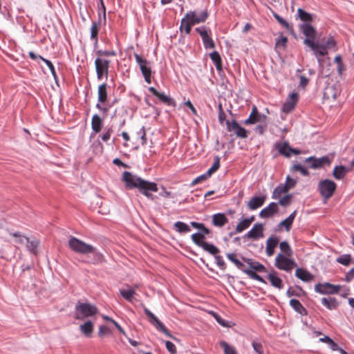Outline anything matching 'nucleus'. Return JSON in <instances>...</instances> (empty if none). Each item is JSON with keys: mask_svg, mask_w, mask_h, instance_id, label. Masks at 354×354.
I'll list each match as a JSON object with an SVG mask.
<instances>
[{"mask_svg": "<svg viewBox=\"0 0 354 354\" xmlns=\"http://www.w3.org/2000/svg\"><path fill=\"white\" fill-rule=\"evenodd\" d=\"M191 237L193 242L201 248H202V246L203 245V244L205 243V241H204L205 236L200 233H194L192 235Z\"/></svg>", "mask_w": 354, "mask_h": 354, "instance_id": "nucleus-46", "label": "nucleus"}, {"mask_svg": "<svg viewBox=\"0 0 354 354\" xmlns=\"http://www.w3.org/2000/svg\"><path fill=\"white\" fill-rule=\"evenodd\" d=\"M97 55L99 57H108V56H115V52L113 50H98Z\"/></svg>", "mask_w": 354, "mask_h": 354, "instance_id": "nucleus-60", "label": "nucleus"}, {"mask_svg": "<svg viewBox=\"0 0 354 354\" xmlns=\"http://www.w3.org/2000/svg\"><path fill=\"white\" fill-rule=\"evenodd\" d=\"M209 17L207 10H203L200 14H197L196 11L188 12L181 19L180 30L185 31L187 35L190 34L192 26L195 24L204 23Z\"/></svg>", "mask_w": 354, "mask_h": 354, "instance_id": "nucleus-4", "label": "nucleus"}, {"mask_svg": "<svg viewBox=\"0 0 354 354\" xmlns=\"http://www.w3.org/2000/svg\"><path fill=\"white\" fill-rule=\"evenodd\" d=\"M113 133V129L112 128H109L102 136H101V138L102 140V141L104 142H106L108 141L110 138H111V133Z\"/></svg>", "mask_w": 354, "mask_h": 354, "instance_id": "nucleus-63", "label": "nucleus"}, {"mask_svg": "<svg viewBox=\"0 0 354 354\" xmlns=\"http://www.w3.org/2000/svg\"><path fill=\"white\" fill-rule=\"evenodd\" d=\"M175 230L179 233H187L189 232L191 229L189 226L181 221H177L174 225Z\"/></svg>", "mask_w": 354, "mask_h": 354, "instance_id": "nucleus-41", "label": "nucleus"}, {"mask_svg": "<svg viewBox=\"0 0 354 354\" xmlns=\"http://www.w3.org/2000/svg\"><path fill=\"white\" fill-rule=\"evenodd\" d=\"M190 224L193 227L200 230L199 233L204 236L209 234L210 232L209 230L207 228L203 223L192 221Z\"/></svg>", "mask_w": 354, "mask_h": 354, "instance_id": "nucleus-44", "label": "nucleus"}, {"mask_svg": "<svg viewBox=\"0 0 354 354\" xmlns=\"http://www.w3.org/2000/svg\"><path fill=\"white\" fill-rule=\"evenodd\" d=\"M291 198H292L291 195L288 194V195H286V196H283V198H280L279 203L282 206H286L290 203Z\"/></svg>", "mask_w": 354, "mask_h": 354, "instance_id": "nucleus-61", "label": "nucleus"}, {"mask_svg": "<svg viewBox=\"0 0 354 354\" xmlns=\"http://www.w3.org/2000/svg\"><path fill=\"white\" fill-rule=\"evenodd\" d=\"M195 30L200 35L205 48H215V43L211 37V30L205 26L196 28Z\"/></svg>", "mask_w": 354, "mask_h": 354, "instance_id": "nucleus-10", "label": "nucleus"}, {"mask_svg": "<svg viewBox=\"0 0 354 354\" xmlns=\"http://www.w3.org/2000/svg\"><path fill=\"white\" fill-rule=\"evenodd\" d=\"M214 257H215L216 263L217 266H218V268L223 270H225L226 264H225V262L224 261L223 257L221 256H219L217 254L216 256H214Z\"/></svg>", "mask_w": 354, "mask_h": 354, "instance_id": "nucleus-58", "label": "nucleus"}, {"mask_svg": "<svg viewBox=\"0 0 354 354\" xmlns=\"http://www.w3.org/2000/svg\"><path fill=\"white\" fill-rule=\"evenodd\" d=\"M279 239L277 236L269 237L266 241V252L268 257H271L274 253V248L279 243Z\"/></svg>", "mask_w": 354, "mask_h": 354, "instance_id": "nucleus-20", "label": "nucleus"}, {"mask_svg": "<svg viewBox=\"0 0 354 354\" xmlns=\"http://www.w3.org/2000/svg\"><path fill=\"white\" fill-rule=\"evenodd\" d=\"M103 127V120L97 114H94L91 119V128L95 133L101 131Z\"/></svg>", "mask_w": 354, "mask_h": 354, "instance_id": "nucleus-24", "label": "nucleus"}, {"mask_svg": "<svg viewBox=\"0 0 354 354\" xmlns=\"http://www.w3.org/2000/svg\"><path fill=\"white\" fill-rule=\"evenodd\" d=\"M226 126L227 131L230 132L233 131L237 137L241 138H246L248 137L247 131L241 127L236 120H232V122L227 120Z\"/></svg>", "mask_w": 354, "mask_h": 354, "instance_id": "nucleus-13", "label": "nucleus"}, {"mask_svg": "<svg viewBox=\"0 0 354 354\" xmlns=\"http://www.w3.org/2000/svg\"><path fill=\"white\" fill-rule=\"evenodd\" d=\"M220 345L223 348L225 354H238L235 348L229 345L226 342H220Z\"/></svg>", "mask_w": 354, "mask_h": 354, "instance_id": "nucleus-48", "label": "nucleus"}, {"mask_svg": "<svg viewBox=\"0 0 354 354\" xmlns=\"http://www.w3.org/2000/svg\"><path fill=\"white\" fill-rule=\"evenodd\" d=\"M340 91L336 85L328 86L325 88L324 95L327 98L335 99L339 95Z\"/></svg>", "mask_w": 354, "mask_h": 354, "instance_id": "nucleus-30", "label": "nucleus"}, {"mask_svg": "<svg viewBox=\"0 0 354 354\" xmlns=\"http://www.w3.org/2000/svg\"><path fill=\"white\" fill-rule=\"evenodd\" d=\"M145 315L148 317L149 322L158 330L169 337H172L169 331L165 325L146 307L144 308Z\"/></svg>", "mask_w": 354, "mask_h": 354, "instance_id": "nucleus-12", "label": "nucleus"}, {"mask_svg": "<svg viewBox=\"0 0 354 354\" xmlns=\"http://www.w3.org/2000/svg\"><path fill=\"white\" fill-rule=\"evenodd\" d=\"M252 346L254 350V354H265L264 347L260 340H253L252 342Z\"/></svg>", "mask_w": 354, "mask_h": 354, "instance_id": "nucleus-40", "label": "nucleus"}, {"mask_svg": "<svg viewBox=\"0 0 354 354\" xmlns=\"http://www.w3.org/2000/svg\"><path fill=\"white\" fill-rule=\"evenodd\" d=\"M26 248L32 254H37V248L39 245V241L37 239H30L28 238L26 239Z\"/></svg>", "mask_w": 354, "mask_h": 354, "instance_id": "nucleus-31", "label": "nucleus"}, {"mask_svg": "<svg viewBox=\"0 0 354 354\" xmlns=\"http://www.w3.org/2000/svg\"><path fill=\"white\" fill-rule=\"evenodd\" d=\"M289 191L288 189V187L287 185H285L284 184H280L279 186H277L273 193H272V198L273 199H277L279 198H280V196L283 194H285L286 192H288Z\"/></svg>", "mask_w": 354, "mask_h": 354, "instance_id": "nucleus-33", "label": "nucleus"}, {"mask_svg": "<svg viewBox=\"0 0 354 354\" xmlns=\"http://www.w3.org/2000/svg\"><path fill=\"white\" fill-rule=\"evenodd\" d=\"M295 276L305 282L311 281L314 279V276L310 272L304 268H300L296 269Z\"/></svg>", "mask_w": 354, "mask_h": 354, "instance_id": "nucleus-22", "label": "nucleus"}, {"mask_svg": "<svg viewBox=\"0 0 354 354\" xmlns=\"http://www.w3.org/2000/svg\"><path fill=\"white\" fill-rule=\"evenodd\" d=\"M120 295L128 301H132L134 295L136 294L135 290H120Z\"/></svg>", "mask_w": 354, "mask_h": 354, "instance_id": "nucleus-50", "label": "nucleus"}, {"mask_svg": "<svg viewBox=\"0 0 354 354\" xmlns=\"http://www.w3.org/2000/svg\"><path fill=\"white\" fill-rule=\"evenodd\" d=\"M298 102V94L297 93H292L287 98L286 101L283 105L282 111L285 113H290L292 111L296 104Z\"/></svg>", "mask_w": 354, "mask_h": 354, "instance_id": "nucleus-17", "label": "nucleus"}, {"mask_svg": "<svg viewBox=\"0 0 354 354\" xmlns=\"http://www.w3.org/2000/svg\"><path fill=\"white\" fill-rule=\"evenodd\" d=\"M337 189V184L331 180H321L318 184V189L324 201L331 198Z\"/></svg>", "mask_w": 354, "mask_h": 354, "instance_id": "nucleus-7", "label": "nucleus"}, {"mask_svg": "<svg viewBox=\"0 0 354 354\" xmlns=\"http://www.w3.org/2000/svg\"><path fill=\"white\" fill-rule=\"evenodd\" d=\"M10 235L15 239V243L16 245H23L26 243V239H28V237L21 234L19 232L11 233Z\"/></svg>", "mask_w": 354, "mask_h": 354, "instance_id": "nucleus-47", "label": "nucleus"}, {"mask_svg": "<svg viewBox=\"0 0 354 354\" xmlns=\"http://www.w3.org/2000/svg\"><path fill=\"white\" fill-rule=\"evenodd\" d=\"M227 258L232 261L234 265L240 270L243 272V270H246L245 265L237 259V256L235 253H227L226 254Z\"/></svg>", "mask_w": 354, "mask_h": 354, "instance_id": "nucleus-36", "label": "nucleus"}, {"mask_svg": "<svg viewBox=\"0 0 354 354\" xmlns=\"http://www.w3.org/2000/svg\"><path fill=\"white\" fill-rule=\"evenodd\" d=\"M266 201V196H255L248 203V207L250 210H254L261 207Z\"/></svg>", "mask_w": 354, "mask_h": 354, "instance_id": "nucleus-23", "label": "nucleus"}, {"mask_svg": "<svg viewBox=\"0 0 354 354\" xmlns=\"http://www.w3.org/2000/svg\"><path fill=\"white\" fill-rule=\"evenodd\" d=\"M110 63V60L102 57H97L95 59V66L98 80H101L104 75L106 77H108Z\"/></svg>", "mask_w": 354, "mask_h": 354, "instance_id": "nucleus-9", "label": "nucleus"}, {"mask_svg": "<svg viewBox=\"0 0 354 354\" xmlns=\"http://www.w3.org/2000/svg\"><path fill=\"white\" fill-rule=\"evenodd\" d=\"M305 162L308 163L310 167L312 169H318L322 167L324 165H330L329 158L326 156H323L319 158H316L310 156L306 159Z\"/></svg>", "mask_w": 354, "mask_h": 354, "instance_id": "nucleus-15", "label": "nucleus"}, {"mask_svg": "<svg viewBox=\"0 0 354 354\" xmlns=\"http://www.w3.org/2000/svg\"><path fill=\"white\" fill-rule=\"evenodd\" d=\"M277 149L281 154L288 158L290 157V147L288 143H279L277 145Z\"/></svg>", "mask_w": 354, "mask_h": 354, "instance_id": "nucleus-38", "label": "nucleus"}, {"mask_svg": "<svg viewBox=\"0 0 354 354\" xmlns=\"http://www.w3.org/2000/svg\"><path fill=\"white\" fill-rule=\"evenodd\" d=\"M249 223L247 221V220L245 218L242 221H241L236 227V233H241L245 230L248 229L250 227Z\"/></svg>", "mask_w": 354, "mask_h": 354, "instance_id": "nucleus-53", "label": "nucleus"}, {"mask_svg": "<svg viewBox=\"0 0 354 354\" xmlns=\"http://www.w3.org/2000/svg\"><path fill=\"white\" fill-rule=\"evenodd\" d=\"M275 18L278 21V22L282 25L284 28H286L290 32H293V27L292 25H290L286 20L279 17V15H275Z\"/></svg>", "mask_w": 354, "mask_h": 354, "instance_id": "nucleus-54", "label": "nucleus"}, {"mask_svg": "<svg viewBox=\"0 0 354 354\" xmlns=\"http://www.w3.org/2000/svg\"><path fill=\"white\" fill-rule=\"evenodd\" d=\"M351 258L350 254H343L337 259V261L344 266H348L351 262Z\"/></svg>", "mask_w": 354, "mask_h": 354, "instance_id": "nucleus-55", "label": "nucleus"}, {"mask_svg": "<svg viewBox=\"0 0 354 354\" xmlns=\"http://www.w3.org/2000/svg\"><path fill=\"white\" fill-rule=\"evenodd\" d=\"M203 245L202 248L214 256H216L220 252L219 249L213 244L205 242Z\"/></svg>", "mask_w": 354, "mask_h": 354, "instance_id": "nucleus-42", "label": "nucleus"}, {"mask_svg": "<svg viewBox=\"0 0 354 354\" xmlns=\"http://www.w3.org/2000/svg\"><path fill=\"white\" fill-rule=\"evenodd\" d=\"M296 214L297 212L294 211L288 217L279 223V226L285 227L286 231L288 232L290 230L292 224L295 218Z\"/></svg>", "mask_w": 354, "mask_h": 354, "instance_id": "nucleus-35", "label": "nucleus"}, {"mask_svg": "<svg viewBox=\"0 0 354 354\" xmlns=\"http://www.w3.org/2000/svg\"><path fill=\"white\" fill-rule=\"evenodd\" d=\"M348 171V170L343 165L336 166L333 169V176L337 180H342L344 178Z\"/></svg>", "mask_w": 354, "mask_h": 354, "instance_id": "nucleus-28", "label": "nucleus"}, {"mask_svg": "<svg viewBox=\"0 0 354 354\" xmlns=\"http://www.w3.org/2000/svg\"><path fill=\"white\" fill-rule=\"evenodd\" d=\"M291 257L278 254L275 257L274 266L280 270L290 272L297 266L295 261Z\"/></svg>", "mask_w": 354, "mask_h": 354, "instance_id": "nucleus-6", "label": "nucleus"}, {"mask_svg": "<svg viewBox=\"0 0 354 354\" xmlns=\"http://www.w3.org/2000/svg\"><path fill=\"white\" fill-rule=\"evenodd\" d=\"M100 26V22L97 23V22L93 21L92 23V26L91 28V39L92 40H94L95 42H97V39H98L97 35H98Z\"/></svg>", "mask_w": 354, "mask_h": 354, "instance_id": "nucleus-43", "label": "nucleus"}, {"mask_svg": "<svg viewBox=\"0 0 354 354\" xmlns=\"http://www.w3.org/2000/svg\"><path fill=\"white\" fill-rule=\"evenodd\" d=\"M149 91L152 95L158 97L162 103L167 105H172L174 104V101L171 97L166 95L163 93L158 91L154 87H149Z\"/></svg>", "mask_w": 354, "mask_h": 354, "instance_id": "nucleus-19", "label": "nucleus"}, {"mask_svg": "<svg viewBox=\"0 0 354 354\" xmlns=\"http://www.w3.org/2000/svg\"><path fill=\"white\" fill-rule=\"evenodd\" d=\"M341 286L330 283H318L315 286V290L322 295L337 294L341 290Z\"/></svg>", "mask_w": 354, "mask_h": 354, "instance_id": "nucleus-11", "label": "nucleus"}, {"mask_svg": "<svg viewBox=\"0 0 354 354\" xmlns=\"http://www.w3.org/2000/svg\"><path fill=\"white\" fill-rule=\"evenodd\" d=\"M322 304L329 310H335L338 306V303L335 298H326L322 299Z\"/></svg>", "mask_w": 354, "mask_h": 354, "instance_id": "nucleus-32", "label": "nucleus"}, {"mask_svg": "<svg viewBox=\"0 0 354 354\" xmlns=\"http://www.w3.org/2000/svg\"><path fill=\"white\" fill-rule=\"evenodd\" d=\"M290 305L291 307H292L295 310L297 313H299L301 315H304L306 313V308L303 306V305L301 304V302L295 299H292L290 301Z\"/></svg>", "mask_w": 354, "mask_h": 354, "instance_id": "nucleus-34", "label": "nucleus"}, {"mask_svg": "<svg viewBox=\"0 0 354 354\" xmlns=\"http://www.w3.org/2000/svg\"><path fill=\"white\" fill-rule=\"evenodd\" d=\"M292 170L295 171H299L304 176H308L309 174L307 169L299 164L294 165L292 167Z\"/></svg>", "mask_w": 354, "mask_h": 354, "instance_id": "nucleus-59", "label": "nucleus"}, {"mask_svg": "<svg viewBox=\"0 0 354 354\" xmlns=\"http://www.w3.org/2000/svg\"><path fill=\"white\" fill-rule=\"evenodd\" d=\"M220 167V158L216 156L214 158V163L212 167L207 171V176H211L213 173L216 171Z\"/></svg>", "mask_w": 354, "mask_h": 354, "instance_id": "nucleus-52", "label": "nucleus"}, {"mask_svg": "<svg viewBox=\"0 0 354 354\" xmlns=\"http://www.w3.org/2000/svg\"><path fill=\"white\" fill-rule=\"evenodd\" d=\"M80 328L85 336L90 337L93 330V323L91 321H87L84 324H82Z\"/></svg>", "mask_w": 354, "mask_h": 354, "instance_id": "nucleus-37", "label": "nucleus"}, {"mask_svg": "<svg viewBox=\"0 0 354 354\" xmlns=\"http://www.w3.org/2000/svg\"><path fill=\"white\" fill-rule=\"evenodd\" d=\"M228 219L223 213L215 214L212 216V223L216 227H223L227 223Z\"/></svg>", "mask_w": 354, "mask_h": 354, "instance_id": "nucleus-26", "label": "nucleus"}, {"mask_svg": "<svg viewBox=\"0 0 354 354\" xmlns=\"http://www.w3.org/2000/svg\"><path fill=\"white\" fill-rule=\"evenodd\" d=\"M133 55L136 62L140 66V69L145 78V82L148 84H151V66H149V62L145 58H143L142 56L137 53H134Z\"/></svg>", "mask_w": 354, "mask_h": 354, "instance_id": "nucleus-8", "label": "nucleus"}, {"mask_svg": "<svg viewBox=\"0 0 354 354\" xmlns=\"http://www.w3.org/2000/svg\"><path fill=\"white\" fill-rule=\"evenodd\" d=\"M248 239L257 240L263 236V225L261 223H255L252 228L246 234Z\"/></svg>", "mask_w": 354, "mask_h": 354, "instance_id": "nucleus-16", "label": "nucleus"}, {"mask_svg": "<svg viewBox=\"0 0 354 354\" xmlns=\"http://www.w3.org/2000/svg\"><path fill=\"white\" fill-rule=\"evenodd\" d=\"M296 183H297L296 180L291 178L289 176H288L286 178V183L284 185H287L288 187V189H290L294 187L295 186Z\"/></svg>", "mask_w": 354, "mask_h": 354, "instance_id": "nucleus-64", "label": "nucleus"}, {"mask_svg": "<svg viewBox=\"0 0 354 354\" xmlns=\"http://www.w3.org/2000/svg\"><path fill=\"white\" fill-rule=\"evenodd\" d=\"M266 120L267 116L260 114L258 111L257 107L256 106H253L249 118L245 120L244 124H252L257 122H266Z\"/></svg>", "mask_w": 354, "mask_h": 354, "instance_id": "nucleus-14", "label": "nucleus"}, {"mask_svg": "<svg viewBox=\"0 0 354 354\" xmlns=\"http://www.w3.org/2000/svg\"><path fill=\"white\" fill-rule=\"evenodd\" d=\"M165 346L167 349L168 350V351L171 353V354H176V348L174 344H173L171 342L166 341Z\"/></svg>", "mask_w": 354, "mask_h": 354, "instance_id": "nucleus-62", "label": "nucleus"}, {"mask_svg": "<svg viewBox=\"0 0 354 354\" xmlns=\"http://www.w3.org/2000/svg\"><path fill=\"white\" fill-rule=\"evenodd\" d=\"M299 29L306 37L304 40V44L313 50L318 62L321 63V57L325 56L326 53L324 48H322V50H318L319 43L315 41L317 37L316 29L309 23L301 24L299 25Z\"/></svg>", "mask_w": 354, "mask_h": 354, "instance_id": "nucleus-3", "label": "nucleus"}, {"mask_svg": "<svg viewBox=\"0 0 354 354\" xmlns=\"http://www.w3.org/2000/svg\"><path fill=\"white\" fill-rule=\"evenodd\" d=\"M287 42H288V39L286 37L280 36L279 37H278V39L276 41L275 47L276 48H280V47L285 48Z\"/></svg>", "mask_w": 354, "mask_h": 354, "instance_id": "nucleus-57", "label": "nucleus"}, {"mask_svg": "<svg viewBox=\"0 0 354 354\" xmlns=\"http://www.w3.org/2000/svg\"><path fill=\"white\" fill-rule=\"evenodd\" d=\"M243 261L245 262H246L250 268H251L250 270H253L254 271H257V272H265L266 271V268L263 265L261 264L260 263L257 262V261H253L252 259H245V258H243Z\"/></svg>", "mask_w": 354, "mask_h": 354, "instance_id": "nucleus-27", "label": "nucleus"}, {"mask_svg": "<svg viewBox=\"0 0 354 354\" xmlns=\"http://www.w3.org/2000/svg\"><path fill=\"white\" fill-rule=\"evenodd\" d=\"M267 279L269 280L270 284L279 290L283 288V282L281 278L277 276V274L275 271H272L269 273L267 276Z\"/></svg>", "mask_w": 354, "mask_h": 354, "instance_id": "nucleus-21", "label": "nucleus"}, {"mask_svg": "<svg viewBox=\"0 0 354 354\" xmlns=\"http://www.w3.org/2000/svg\"><path fill=\"white\" fill-rule=\"evenodd\" d=\"M39 59H41L44 63H46L47 66L49 68L54 78L57 79V74H56L55 69V67H54L53 63L50 60H48V59L44 58L41 56H39Z\"/></svg>", "mask_w": 354, "mask_h": 354, "instance_id": "nucleus-56", "label": "nucleus"}, {"mask_svg": "<svg viewBox=\"0 0 354 354\" xmlns=\"http://www.w3.org/2000/svg\"><path fill=\"white\" fill-rule=\"evenodd\" d=\"M335 46V41L333 37H330L328 39L325 44H319L318 50H322V48H324L325 49V52L326 55L328 54V48H333Z\"/></svg>", "mask_w": 354, "mask_h": 354, "instance_id": "nucleus-49", "label": "nucleus"}, {"mask_svg": "<svg viewBox=\"0 0 354 354\" xmlns=\"http://www.w3.org/2000/svg\"><path fill=\"white\" fill-rule=\"evenodd\" d=\"M243 272L245 273L250 278L257 280L261 283H266L265 280L255 272L252 270L246 269L243 270Z\"/></svg>", "mask_w": 354, "mask_h": 354, "instance_id": "nucleus-51", "label": "nucleus"}, {"mask_svg": "<svg viewBox=\"0 0 354 354\" xmlns=\"http://www.w3.org/2000/svg\"><path fill=\"white\" fill-rule=\"evenodd\" d=\"M97 313V308L92 304L78 302L75 306L76 319H84L86 317L95 315Z\"/></svg>", "mask_w": 354, "mask_h": 354, "instance_id": "nucleus-5", "label": "nucleus"}, {"mask_svg": "<svg viewBox=\"0 0 354 354\" xmlns=\"http://www.w3.org/2000/svg\"><path fill=\"white\" fill-rule=\"evenodd\" d=\"M279 248L281 252L280 254H284L286 256H292V250L288 242H286V241L281 242L279 244Z\"/></svg>", "mask_w": 354, "mask_h": 354, "instance_id": "nucleus-45", "label": "nucleus"}, {"mask_svg": "<svg viewBox=\"0 0 354 354\" xmlns=\"http://www.w3.org/2000/svg\"><path fill=\"white\" fill-rule=\"evenodd\" d=\"M68 246L73 252L77 254L84 255L93 254V263H102L104 261V255L101 252H98L95 247L76 237H71L69 239Z\"/></svg>", "mask_w": 354, "mask_h": 354, "instance_id": "nucleus-2", "label": "nucleus"}, {"mask_svg": "<svg viewBox=\"0 0 354 354\" xmlns=\"http://www.w3.org/2000/svg\"><path fill=\"white\" fill-rule=\"evenodd\" d=\"M209 57L214 62L216 70L221 71L223 70V64L220 54L217 51H214L209 54Z\"/></svg>", "mask_w": 354, "mask_h": 354, "instance_id": "nucleus-29", "label": "nucleus"}, {"mask_svg": "<svg viewBox=\"0 0 354 354\" xmlns=\"http://www.w3.org/2000/svg\"><path fill=\"white\" fill-rule=\"evenodd\" d=\"M279 211L278 205L276 203H271L267 207L261 209L259 213L261 218H269L272 216L274 214Z\"/></svg>", "mask_w": 354, "mask_h": 354, "instance_id": "nucleus-18", "label": "nucleus"}, {"mask_svg": "<svg viewBox=\"0 0 354 354\" xmlns=\"http://www.w3.org/2000/svg\"><path fill=\"white\" fill-rule=\"evenodd\" d=\"M97 99L98 102L102 104H104L107 101L108 93L107 84L106 83H103L98 86Z\"/></svg>", "mask_w": 354, "mask_h": 354, "instance_id": "nucleus-25", "label": "nucleus"}, {"mask_svg": "<svg viewBox=\"0 0 354 354\" xmlns=\"http://www.w3.org/2000/svg\"><path fill=\"white\" fill-rule=\"evenodd\" d=\"M297 14L299 17V19L304 22V23H309L312 22L313 17L312 15L304 10L301 8H299L297 10Z\"/></svg>", "mask_w": 354, "mask_h": 354, "instance_id": "nucleus-39", "label": "nucleus"}, {"mask_svg": "<svg viewBox=\"0 0 354 354\" xmlns=\"http://www.w3.org/2000/svg\"><path fill=\"white\" fill-rule=\"evenodd\" d=\"M122 178L128 189H138L142 194L151 200L153 199L151 192L158 190L156 183L142 179L129 171H124Z\"/></svg>", "mask_w": 354, "mask_h": 354, "instance_id": "nucleus-1", "label": "nucleus"}]
</instances>
